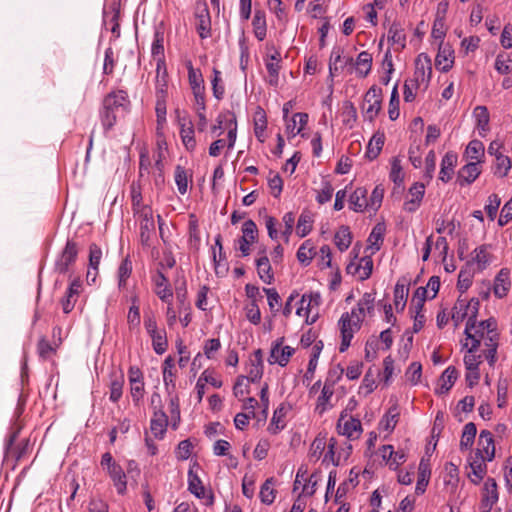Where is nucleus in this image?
Here are the masks:
<instances>
[{
    "label": "nucleus",
    "instance_id": "obj_10",
    "mask_svg": "<svg viewBox=\"0 0 512 512\" xmlns=\"http://www.w3.org/2000/svg\"><path fill=\"white\" fill-rule=\"evenodd\" d=\"M152 281L156 287L155 293L164 303L170 304L173 298V291L164 272L157 269L156 274L152 277Z\"/></svg>",
    "mask_w": 512,
    "mask_h": 512
},
{
    "label": "nucleus",
    "instance_id": "obj_40",
    "mask_svg": "<svg viewBox=\"0 0 512 512\" xmlns=\"http://www.w3.org/2000/svg\"><path fill=\"white\" fill-rule=\"evenodd\" d=\"M337 248L343 252L349 248L352 242V234L350 228L346 225L340 226L334 237Z\"/></svg>",
    "mask_w": 512,
    "mask_h": 512
},
{
    "label": "nucleus",
    "instance_id": "obj_20",
    "mask_svg": "<svg viewBox=\"0 0 512 512\" xmlns=\"http://www.w3.org/2000/svg\"><path fill=\"white\" fill-rule=\"evenodd\" d=\"M431 477V467L429 458H425L423 456L420 460L418 467V479L416 483L415 493L417 495H422L429 484V480Z\"/></svg>",
    "mask_w": 512,
    "mask_h": 512
},
{
    "label": "nucleus",
    "instance_id": "obj_35",
    "mask_svg": "<svg viewBox=\"0 0 512 512\" xmlns=\"http://www.w3.org/2000/svg\"><path fill=\"white\" fill-rule=\"evenodd\" d=\"M388 41L392 44H399L401 49L406 46V34L403 25L399 21H394L388 31Z\"/></svg>",
    "mask_w": 512,
    "mask_h": 512
},
{
    "label": "nucleus",
    "instance_id": "obj_27",
    "mask_svg": "<svg viewBox=\"0 0 512 512\" xmlns=\"http://www.w3.org/2000/svg\"><path fill=\"white\" fill-rule=\"evenodd\" d=\"M107 472L116 487L117 493L124 495L127 490V476L123 468L118 464L117 466H113V468L107 470Z\"/></svg>",
    "mask_w": 512,
    "mask_h": 512
},
{
    "label": "nucleus",
    "instance_id": "obj_26",
    "mask_svg": "<svg viewBox=\"0 0 512 512\" xmlns=\"http://www.w3.org/2000/svg\"><path fill=\"white\" fill-rule=\"evenodd\" d=\"M384 141H385V134L383 132L377 131L372 136V138L370 139V141L367 145L365 157L370 161L375 160L379 156L380 152L382 151Z\"/></svg>",
    "mask_w": 512,
    "mask_h": 512
},
{
    "label": "nucleus",
    "instance_id": "obj_28",
    "mask_svg": "<svg viewBox=\"0 0 512 512\" xmlns=\"http://www.w3.org/2000/svg\"><path fill=\"white\" fill-rule=\"evenodd\" d=\"M367 190L363 187H358L349 198L350 209L355 212H363L368 206Z\"/></svg>",
    "mask_w": 512,
    "mask_h": 512
},
{
    "label": "nucleus",
    "instance_id": "obj_8",
    "mask_svg": "<svg viewBox=\"0 0 512 512\" xmlns=\"http://www.w3.org/2000/svg\"><path fill=\"white\" fill-rule=\"evenodd\" d=\"M214 270L217 276H225L229 270L226 253L223 251L222 236L215 237V247L212 248Z\"/></svg>",
    "mask_w": 512,
    "mask_h": 512
},
{
    "label": "nucleus",
    "instance_id": "obj_48",
    "mask_svg": "<svg viewBox=\"0 0 512 512\" xmlns=\"http://www.w3.org/2000/svg\"><path fill=\"white\" fill-rule=\"evenodd\" d=\"M484 154L485 147L480 140L473 139L468 143L465 150V155L467 156V158L475 161H481L480 158L484 157Z\"/></svg>",
    "mask_w": 512,
    "mask_h": 512
},
{
    "label": "nucleus",
    "instance_id": "obj_54",
    "mask_svg": "<svg viewBox=\"0 0 512 512\" xmlns=\"http://www.w3.org/2000/svg\"><path fill=\"white\" fill-rule=\"evenodd\" d=\"M175 183L180 194L184 195L188 189V173L181 165L175 167Z\"/></svg>",
    "mask_w": 512,
    "mask_h": 512
},
{
    "label": "nucleus",
    "instance_id": "obj_19",
    "mask_svg": "<svg viewBox=\"0 0 512 512\" xmlns=\"http://www.w3.org/2000/svg\"><path fill=\"white\" fill-rule=\"evenodd\" d=\"M458 155L453 151H448L441 160V167L439 172V180L447 183L451 180L454 174V168L457 165Z\"/></svg>",
    "mask_w": 512,
    "mask_h": 512
},
{
    "label": "nucleus",
    "instance_id": "obj_63",
    "mask_svg": "<svg viewBox=\"0 0 512 512\" xmlns=\"http://www.w3.org/2000/svg\"><path fill=\"white\" fill-rule=\"evenodd\" d=\"M436 169V154L434 150H430L425 158V172L423 178L429 183L434 176Z\"/></svg>",
    "mask_w": 512,
    "mask_h": 512
},
{
    "label": "nucleus",
    "instance_id": "obj_41",
    "mask_svg": "<svg viewBox=\"0 0 512 512\" xmlns=\"http://www.w3.org/2000/svg\"><path fill=\"white\" fill-rule=\"evenodd\" d=\"M275 484V479L270 477L266 479V481L262 484L259 492V498L261 502L265 505H271L276 497V490L273 489V485Z\"/></svg>",
    "mask_w": 512,
    "mask_h": 512
},
{
    "label": "nucleus",
    "instance_id": "obj_61",
    "mask_svg": "<svg viewBox=\"0 0 512 512\" xmlns=\"http://www.w3.org/2000/svg\"><path fill=\"white\" fill-rule=\"evenodd\" d=\"M242 236L249 242L255 243L258 239V228L256 223L252 219L246 220L242 225Z\"/></svg>",
    "mask_w": 512,
    "mask_h": 512
},
{
    "label": "nucleus",
    "instance_id": "obj_64",
    "mask_svg": "<svg viewBox=\"0 0 512 512\" xmlns=\"http://www.w3.org/2000/svg\"><path fill=\"white\" fill-rule=\"evenodd\" d=\"M188 232H189L190 243L197 246L200 243V232H199L198 219L195 214L189 215Z\"/></svg>",
    "mask_w": 512,
    "mask_h": 512
},
{
    "label": "nucleus",
    "instance_id": "obj_14",
    "mask_svg": "<svg viewBox=\"0 0 512 512\" xmlns=\"http://www.w3.org/2000/svg\"><path fill=\"white\" fill-rule=\"evenodd\" d=\"M497 483L494 478H488L484 483V494L481 499V512H489L498 501Z\"/></svg>",
    "mask_w": 512,
    "mask_h": 512
},
{
    "label": "nucleus",
    "instance_id": "obj_45",
    "mask_svg": "<svg viewBox=\"0 0 512 512\" xmlns=\"http://www.w3.org/2000/svg\"><path fill=\"white\" fill-rule=\"evenodd\" d=\"M442 6V3H439L436 17L432 26L431 36L435 40H439L440 43H443L444 38L446 36V27H445V20L443 19V15H440V7Z\"/></svg>",
    "mask_w": 512,
    "mask_h": 512
},
{
    "label": "nucleus",
    "instance_id": "obj_47",
    "mask_svg": "<svg viewBox=\"0 0 512 512\" xmlns=\"http://www.w3.org/2000/svg\"><path fill=\"white\" fill-rule=\"evenodd\" d=\"M152 339V347L156 354L162 355L167 351L168 340L165 329H160L159 332L149 335Z\"/></svg>",
    "mask_w": 512,
    "mask_h": 512
},
{
    "label": "nucleus",
    "instance_id": "obj_32",
    "mask_svg": "<svg viewBox=\"0 0 512 512\" xmlns=\"http://www.w3.org/2000/svg\"><path fill=\"white\" fill-rule=\"evenodd\" d=\"M253 31L255 37L259 41H263L267 33L266 16L263 10H256L252 20Z\"/></svg>",
    "mask_w": 512,
    "mask_h": 512
},
{
    "label": "nucleus",
    "instance_id": "obj_21",
    "mask_svg": "<svg viewBox=\"0 0 512 512\" xmlns=\"http://www.w3.org/2000/svg\"><path fill=\"white\" fill-rule=\"evenodd\" d=\"M409 194L411 195V199L404 202V210L407 212H415L424 197L425 194V184L421 182H415L409 189Z\"/></svg>",
    "mask_w": 512,
    "mask_h": 512
},
{
    "label": "nucleus",
    "instance_id": "obj_60",
    "mask_svg": "<svg viewBox=\"0 0 512 512\" xmlns=\"http://www.w3.org/2000/svg\"><path fill=\"white\" fill-rule=\"evenodd\" d=\"M188 70V81L191 88L204 85V78L200 69H195L191 61L186 63Z\"/></svg>",
    "mask_w": 512,
    "mask_h": 512
},
{
    "label": "nucleus",
    "instance_id": "obj_11",
    "mask_svg": "<svg viewBox=\"0 0 512 512\" xmlns=\"http://www.w3.org/2000/svg\"><path fill=\"white\" fill-rule=\"evenodd\" d=\"M482 161H471L461 167L457 173V183L464 187L471 185L481 174L480 163Z\"/></svg>",
    "mask_w": 512,
    "mask_h": 512
},
{
    "label": "nucleus",
    "instance_id": "obj_3",
    "mask_svg": "<svg viewBox=\"0 0 512 512\" xmlns=\"http://www.w3.org/2000/svg\"><path fill=\"white\" fill-rule=\"evenodd\" d=\"M362 319L357 318V320L352 321L351 316L348 312L342 314L339 320L340 325V333H341V343L339 346V351L341 353L345 352L353 339L354 333L361 328Z\"/></svg>",
    "mask_w": 512,
    "mask_h": 512
},
{
    "label": "nucleus",
    "instance_id": "obj_50",
    "mask_svg": "<svg viewBox=\"0 0 512 512\" xmlns=\"http://www.w3.org/2000/svg\"><path fill=\"white\" fill-rule=\"evenodd\" d=\"M131 301H132V305L129 308V312L127 315V322H128L130 330H132L134 328H138L141 323L140 308L138 305V297L133 296L131 298Z\"/></svg>",
    "mask_w": 512,
    "mask_h": 512
},
{
    "label": "nucleus",
    "instance_id": "obj_24",
    "mask_svg": "<svg viewBox=\"0 0 512 512\" xmlns=\"http://www.w3.org/2000/svg\"><path fill=\"white\" fill-rule=\"evenodd\" d=\"M194 467H199L197 462H194L188 470V491L197 498L201 499L204 497L205 488L203 486L202 480L193 470Z\"/></svg>",
    "mask_w": 512,
    "mask_h": 512
},
{
    "label": "nucleus",
    "instance_id": "obj_38",
    "mask_svg": "<svg viewBox=\"0 0 512 512\" xmlns=\"http://www.w3.org/2000/svg\"><path fill=\"white\" fill-rule=\"evenodd\" d=\"M312 223H313V214L308 211L304 210L301 215L299 216L297 227H296V233L300 238H303L307 236L311 230H312Z\"/></svg>",
    "mask_w": 512,
    "mask_h": 512
},
{
    "label": "nucleus",
    "instance_id": "obj_13",
    "mask_svg": "<svg viewBox=\"0 0 512 512\" xmlns=\"http://www.w3.org/2000/svg\"><path fill=\"white\" fill-rule=\"evenodd\" d=\"M479 327H487V335L483 338L486 349L498 350L500 333L497 330V320L494 317L482 320Z\"/></svg>",
    "mask_w": 512,
    "mask_h": 512
},
{
    "label": "nucleus",
    "instance_id": "obj_52",
    "mask_svg": "<svg viewBox=\"0 0 512 512\" xmlns=\"http://www.w3.org/2000/svg\"><path fill=\"white\" fill-rule=\"evenodd\" d=\"M164 33L162 31L156 30L154 33V40L151 47L152 56L158 61V59H162L165 61L164 55Z\"/></svg>",
    "mask_w": 512,
    "mask_h": 512
},
{
    "label": "nucleus",
    "instance_id": "obj_46",
    "mask_svg": "<svg viewBox=\"0 0 512 512\" xmlns=\"http://www.w3.org/2000/svg\"><path fill=\"white\" fill-rule=\"evenodd\" d=\"M372 55L367 51L359 53L356 59L357 73L360 77H366L372 69Z\"/></svg>",
    "mask_w": 512,
    "mask_h": 512
},
{
    "label": "nucleus",
    "instance_id": "obj_31",
    "mask_svg": "<svg viewBox=\"0 0 512 512\" xmlns=\"http://www.w3.org/2000/svg\"><path fill=\"white\" fill-rule=\"evenodd\" d=\"M512 168V160L510 157L499 154L495 157V163L492 166V172L495 176L499 178H504L508 175L509 171Z\"/></svg>",
    "mask_w": 512,
    "mask_h": 512
},
{
    "label": "nucleus",
    "instance_id": "obj_23",
    "mask_svg": "<svg viewBox=\"0 0 512 512\" xmlns=\"http://www.w3.org/2000/svg\"><path fill=\"white\" fill-rule=\"evenodd\" d=\"M259 255L260 257L255 261L259 278L264 283L271 284L274 281V274L265 249L259 251Z\"/></svg>",
    "mask_w": 512,
    "mask_h": 512
},
{
    "label": "nucleus",
    "instance_id": "obj_29",
    "mask_svg": "<svg viewBox=\"0 0 512 512\" xmlns=\"http://www.w3.org/2000/svg\"><path fill=\"white\" fill-rule=\"evenodd\" d=\"M324 347L323 341L319 340L315 342V344L312 347V352L310 355V359L308 362V367L306 370V373L304 375V380L311 381L314 377V373L318 364V359L321 354V351Z\"/></svg>",
    "mask_w": 512,
    "mask_h": 512
},
{
    "label": "nucleus",
    "instance_id": "obj_5",
    "mask_svg": "<svg viewBox=\"0 0 512 512\" xmlns=\"http://www.w3.org/2000/svg\"><path fill=\"white\" fill-rule=\"evenodd\" d=\"M432 76V66L430 57L421 53L415 60V71H414V79L411 80L412 86L417 89L420 83H428L430 82Z\"/></svg>",
    "mask_w": 512,
    "mask_h": 512
},
{
    "label": "nucleus",
    "instance_id": "obj_56",
    "mask_svg": "<svg viewBox=\"0 0 512 512\" xmlns=\"http://www.w3.org/2000/svg\"><path fill=\"white\" fill-rule=\"evenodd\" d=\"M466 304H469L468 307V319L466 325L468 329L476 328L477 324V316L480 308V301L477 298H472L469 302L466 301Z\"/></svg>",
    "mask_w": 512,
    "mask_h": 512
},
{
    "label": "nucleus",
    "instance_id": "obj_4",
    "mask_svg": "<svg viewBox=\"0 0 512 512\" xmlns=\"http://www.w3.org/2000/svg\"><path fill=\"white\" fill-rule=\"evenodd\" d=\"M78 252V244L73 239H68L61 254L55 261V271L59 274H66L70 266L75 263Z\"/></svg>",
    "mask_w": 512,
    "mask_h": 512
},
{
    "label": "nucleus",
    "instance_id": "obj_15",
    "mask_svg": "<svg viewBox=\"0 0 512 512\" xmlns=\"http://www.w3.org/2000/svg\"><path fill=\"white\" fill-rule=\"evenodd\" d=\"M454 64V51L449 44L440 43L435 58V66L441 72H448Z\"/></svg>",
    "mask_w": 512,
    "mask_h": 512
},
{
    "label": "nucleus",
    "instance_id": "obj_6",
    "mask_svg": "<svg viewBox=\"0 0 512 512\" xmlns=\"http://www.w3.org/2000/svg\"><path fill=\"white\" fill-rule=\"evenodd\" d=\"M196 31L201 39L211 37V16L207 4H197L196 11Z\"/></svg>",
    "mask_w": 512,
    "mask_h": 512
},
{
    "label": "nucleus",
    "instance_id": "obj_12",
    "mask_svg": "<svg viewBox=\"0 0 512 512\" xmlns=\"http://www.w3.org/2000/svg\"><path fill=\"white\" fill-rule=\"evenodd\" d=\"M155 96L168 98V72L166 62L162 59H158L156 63Z\"/></svg>",
    "mask_w": 512,
    "mask_h": 512
},
{
    "label": "nucleus",
    "instance_id": "obj_34",
    "mask_svg": "<svg viewBox=\"0 0 512 512\" xmlns=\"http://www.w3.org/2000/svg\"><path fill=\"white\" fill-rule=\"evenodd\" d=\"M111 16L109 19V23L112 24L111 32L115 36V38H118L120 36V24H119V18H120V4L119 2H113L110 6V11L104 10V21L107 22V17Z\"/></svg>",
    "mask_w": 512,
    "mask_h": 512
},
{
    "label": "nucleus",
    "instance_id": "obj_1",
    "mask_svg": "<svg viewBox=\"0 0 512 512\" xmlns=\"http://www.w3.org/2000/svg\"><path fill=\"white\" fill-rule=\"evenodd\" d=\"M129 106L130 100L124 90L112 91L104 97L99 117L105 132L113 129L118 118L125 115Z\"/></svg>",
    "mask_w": 512,
    "mask_h": 512
},
{
    "label": "nucleus",
    "instance_id": "obj_55",
    "mask_svg": "<svg viewBox=\"0 0 512 512\" xmlns=\"http://www.w3.org/2000/svg\"><path fill=\"white\" fill-rule=\"evenodd\" d=\"M267 127V120L264 110L261 107H258V110L255 113L254 120V133L258 140H262V136Z\"/></svg>",
    "mask_w": 512,
    "mask_h": 512
},
{
    "label": "nucleus",
    "instance_id": "obj_37",
    "mask_svg": "<svg viewBox=\"0 0 512 512\" xmlns=\"http://www.w3.org/2000/svg\"><path fill=\"white\" fill-rule=\"evenodd\" d=\"M385 230L386 228L384 223H377L373 227L367 241L370 244L369 247L374 251L380 250L384 241Z\"/></svg>",
    "mask_w": 512,
    "mask_h": 512
},
{
    "label": "nucleus",
    "instance_id": "obj_2",
    "mask_svg": "<svg viewBox=\"0 0 512 512\" xmlns=\"http://www.w3.org/2000/svg\"><path fill=\"white\" fill-rule=\"evenodd\" d=\"M382 89L373 85L364 95V104L362 106L365 120L373 122L382 109Z\"/></svg>",
    "mask_w": 512,
    "mask_h": 512
},
{
    "label": "nucleus",
    "instance_id": "obj_51",
    "mask_svg": "<svg viewBox=\"0 0 512 512\" xmlns=\"http://www.w3.org/2000/svg\"><path fill=\"white\" fill-rule=\"evenodd\" d=\"M132 273V262L129 257H126L122 260L119 268H118V287L119 289H124L127 285V279L130 277Z\"/></svg>",
    "mask_w": 512,
    "mask_h": 512
},
{
    "label": "nucleus",
    "instance_id": "obj_49",
    "mask_svg": "<svg viewBox=\"0 0 512 512\" xmlns=\"http://www.w3.org/2000/svg\"><path fill=\"white\" fill-rule=\"evenodd\" d=\"M314 255V247L312 246L310 240H306L305 242H303L296 254L298 261L304 266L310 264Z\"/></svg>",
    "mask_w": 512,
    "mask_h": 512
},
{
    "label": "nucleus",
    "instance_id": "obj_18",
    "mask_svg": "<svg viewBox=\"0 0 512 512\" xmlns=\"http://www.w3.org/2000/svg\"><path fill=\"white\" fill-rule=\"evenodd\" d=\"M168 426V416L160 406L158 410H155L153 417L150 422V430L157 439H162L166 433Z\"/></svg>",
    "mask_w": 512,
    "mask_h": 512
},
{
    "label": "nucleus",
    "instance_id": "obj_9",
    "mask_svg": "<svg viewBox=\"0 0 512 512\" xmlns=\"http://www.w3.org/2000/svg\"><path fill=\"white\" fill-rule=\"evenodd\" d=\"M174 288L176 299L179 303L180 311H190L191 305L187 300L188 292H187V281L184 276V272L182 269L177 271L176 277L174 279Z\"/></svg>",
    "mask_w": 512,
    "mask_h": 512
},
{
    "label": "nucleus",
    "instance_id": "obj_17",
    "mask_svg": "<svg viewBox=\"0 0 512 512\" xmlns=\"http://www.w3.org/2000/svg\"><path fill=\"white\" fill-rule=\"evenodd\" d=\"M458 378V370L455 366H448L438 380V387L435 388L437 395L447 394Z\"/></svg>",
    "mask_w": 512,
    "mask_h": 512
},
{
    "label": "nucleus",
    "instance_id": "obj_7",
    "mask_svg": "<svg viewBox=\"0 0 512 512\" xmlns=\"http://www.w3.org/2000/svg\"><path fill=\"white\" fill-rule=\"evenodd\" d=\"M477 458L483 461H492L495 457V444L493 434L489 430H482L478 439Z\"/></svg>",
    "mask_w": 512,
    "mask_h": 512
},
{
    "label": "nucleus",
    "instance_id": "obj_22",
    "mask_svg": "<svg viewBox=\"0 0 512 512\" xmlns=\"http://www.w3.org/2000/svg\"><path fill=\"white\" fill-rule=\"evenodd\" d=\"M292 409V406L288 402L281 403L274 411L271 422L268 426V431L275 435L285 428V423L281 421L288 411Z\"/></svg>",
    "mask_w": 512,
    "mask_h": 512
},
{
    "label": "nucleus",
    "instance_id": "obj_58",
    "mask_svg": "<svg viewBox=\"0 0 512 512\" xmlns=\"http://www.w3.org/2000/svg\"><path fill=\"white\" fill-rule=\"evenodd\" d=\"M473 329H468L467 326H465L464 334L466 335V338L471 340V346L467 349L469 353H476L481 345V340L484 338V333L482 330H475L474 333H472Z\"/></svg>",
    "mask_w": 512,
    "mask_h": 512
},
{
    "label": "nucleus",
    "instance_id": "obj_30",
    "mask_svg": "<svg viewBox=\"0 0 512 512\" xmlns=\"http://www.w3.org/2000/svg\"><path fill=\"white\" fill-rule=\"evenodd\" d=\"M473 115L476 119V127L480 130V135L489 131L490 114L486 106H476L473 110Z\"/></svg>",
    "mask_w": 512,
    "mask_h": 512
},
{
    "label": "nucleus",
    "instance_id": "obj_53",
    "mask_svg": "<svg viewBox=\"0 0 512 512\" xmlns=\"http://www.w3.org/2000/svg\"><path fill=\"white\" fill-rule=\"evenodd\" d=\"M468 307L469 304H466L465 299H461L460 297L457 299L451 316L452 320L455 322V325H458L466 317L468 318Z\"/></svg>",
    "mask_w": 512,
    "mask_h": 512
},
{
    "label": "nucleus",
    "instance_id": "obj_25",
    "mask_svg": "<svg viewBox=\"0 0 512 512\" xmlns=\"http://www.w3.org/2000/svg\"><path fill=\"white\" fill-rule=\"evenodd\" d=\"M400 418V411L397 404L392 405L379 422V428L391 433Z\"/></svg>",
    "mask_w": 512,
    "mask_h": 512
},
{
    "label": "nucleus",
    "instance_id": "obj_59",
    "mask_svg": "<svg viewBox=\"0 0 512 512\" xmlns=\"http://www.w3.org/2000/svg\"><path fill=\"white\" fill-rule=\"evenodd\" d=\"M213 96L217 100L224 97L225 87L222 83L221 72L217 68H213V78L211 80Z\"/></svg>",
    "mask_w": 512,
    "mask_h": 512
},
{
    "label": "nucleus",
    "instance_id": "obj_33",
    "mask_svg": "<svg viewBox=\"0 0 512 512\" xmlns=\"http://www.w3.org/2000/svg\"><path fill=\"white\" fill-rule=\"evenodd\" d=\"M123 385H124V375L122 372L112 373L111 374V382H110V396L109 399L116 403L122 397L123 393Z\"/></svg>",
    "mask_w": 512,
    "mask_h": 512
},
{
    "label": "nucleus",
    "instance_id": "obj_39",
    "mask_svg": "<svg viewBox=\"0 0 512 512\" xmlns=\"http://www.w3.org/2000/svg\"><path fill=\"white\" fill-rule=\"evenodd\" d=\"M488 247L489 245L487 244H483L477 247L473 251V253H475V256L473 257L472 261L467 262V265L471 264L472 262H476L478 266V271H483L484 269H486L491 261V255L487 252Z\"/></svg>",
    "mask_w": 512,
    "mask_h": 512
},
{
    "label": "nucleus",
    "instance_id": "obj_36",
    "mask_svg": "<svg viewBox=\"0 0 512 512\" xmlns=\"http://www.w3.org/2000/svg\"><path fill=\"white\" fill-rule=\"evenodd\" d=\"M188 124V127H186L185 123L181 124L180 137L185 149L189 152H193L196 148L194 126L191 121H189Z\"/></svg>",
    "mask_w": 512,
    "mask_h": 512
},
{
    "label": "nucleus",
    "instance_id": "obj_57",
    "mask_svg": "<svg viewBox=\"0 0 512 512\" xmlns=\"http://www.w3.org/2000/svg\"><path fill=\"white\" fill-rule=\"evenodd\" d=\"M399 93H398V84L396 83L395 86L392 89L390 101H389V109H388V115L390 120L395 121L399 117Z\"/></svg>",
    "mask_w": 512,
    "mask_h": 512
},
{
    "label": "nucleus",
    "instance_id": "obj_42",
    "mask_svg": "<svg viewBox=\"0 0 512 512\" xmlns=\"http://www.w3.org/2000/svg\"><path fill=\"white\" fill-rule=\"evenodd\" d=\"M477 434V427L473 422H469L465 424L461 440H460V449L461 450H468L472 447L475 437Z\"/></svg>",
    "mask_w": 512,
    "mask_h": 512
},
{
    "label": "nucleus",
    "instance_id": "obj_44",
    "mask_svg": "<svg viewBox=\"0 0 512 512\" xmlns=\"http://www.w3.org/2000/svg\"><path fill=\"white\" fill-rule=\"evenodd\" d=\"M408 293L409 287L398 281L394 288V304L397 312H402L405 309Z\"/></svg>",
    "mask_w": 512,
    "mask_h": 512
},
{
    "label": "nucleus",
    "instance_id": "obj_16",
    "mask_svg": "<svg viewBox=\"0 0 512 512\" xmlns=\"http://www.w3.org/2000/svg\"><path fill=\"white\" fill-rule=\"evenodd\" d=\"M510 288V270L508 268H502L495 276L493 293L495 297L502 299L508 294Z\"/></svg>",
    "mask_w": 512,
    "mask_h": 512
},
{
    "label": "nucleus",
    "instance_id": "obj_62",
    "mask_svg": "<svg viewBox=\"0 0 512 512\" xmlns=\"http://www.w3.org/2000/svg\"><path fill=\"white\" fill-rule=\"evenodd\" d=\"M474 274L467 269L462 268L458 275L457 289L461 294L465 293L472 285Z\"/></svg>",
    "mask_w": 512,
    "mask_h": 512
},
{
    "label": "nucleus",
    "instance_id": "obj_43",
    "mask_svg": "<svg viewBox=\"0 0 512 512\" xmlns=\"http://www.w3.org/2000/svg\"><path fill=\"white\" fill-rule=\"evenodd\" d=\"M339 432L349 439L358 438L360 433L362 432L361 422L357 418H351L347 420L341 428H338Z\"/></svg>",
    "mask_w": 512,
    "mask_h": 512
}]
</instances>
